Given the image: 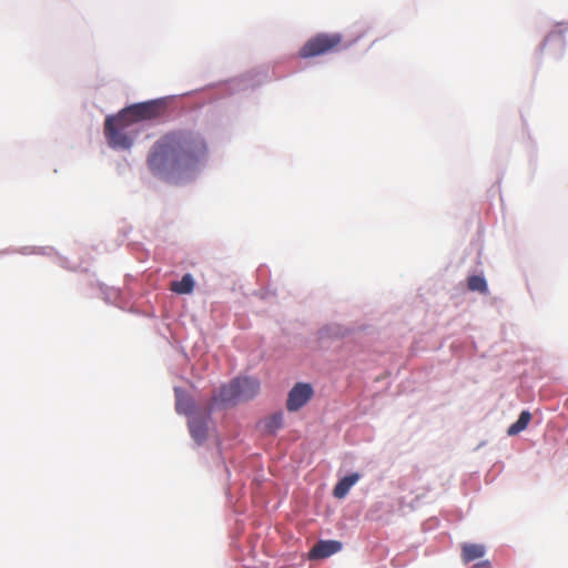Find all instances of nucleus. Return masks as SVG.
Masks as SVG:
<instances>
[{
    "label": "nucleus",
    "instance_id": "f257e3e1",
    "mask_svg": "<svg viewBox=\"0 0 568 568\" xmlns=\"http://www.w3.org/2000/svg\"><path fill=\"white\" fill-rule=\"evenodd\" d=\"M206 156L207 144L200 133L176 130L153 144L146 162L153 175L170 180L194 170Z\"/></svg>",
    "mask_w": 568,
    "mask_h": 568
},
{
    "label": "nucleus",
    "instance_id": "f03ea898",
    "mask_svg": "<svg viewBox=\"0 0 568 568\" xmlns=\"http://www.w3.org/2000/svg\"><path fill=\"white\" fill-rule=\"evenodd\" d=\"M104 135L108 144L113 149H130L138 135V130L128 116L109 115L104 122Z\"/></svg>",
    "mask_w": 568,
    "mask_h": 568
},
{
    "label": "nucleus",
    "instance_id": "7ed1b4c3",
    "mask_svg": "<svg viewBox=\"0 0 568 568\" xmlns=\"http://www.w3.org/2000/svg\"><path fill=\"white\" fill-rule=\"evenodd\" d=\"M342 43L339 33H318L307 40L300 49L298 55L303 59L314 58L336 51Z\"/></svg>",
    "mask_w": 568,
    "mask_h": 568
},
{
    "label": "nucleus",
    "instance_id": "20e7f679",
    "mask_svg": "<svg viewBox=\"0 0 568 568\" xmlns=\"http://www.w3.org/2000/svg\"><path fill=\"white\" fill-rule=\"evenodd\" d=\"M165 110V103L162 100H151L142 103L132 104L121 110V118L128 116L135 125L145 120H153L162 115Z\"/></svg>",
    "mask_w": 568,
    "mask_h": 568
},
{
    "label": "nucleus",
    "instance_id": "39448f33",
    "mask_svg": "<svg viewBox=\"0 0 568 568\" xmlns=\"http://www.w3.org/2000/svg\"><path fill=\"white\" fill-rule=\"evenodd\" d=\"M313 388L310 384L298 383L288 393L286 408L296 412L303 407L312 397Z\"/></svg>",
    "mask_w": 568,
    "mask_h": 568
},
{
    "label": "nucleus",
    "instance_id": "423d86ee",
    "mask_svg": "<svg viewBox=\"0 0 568 568\" xmlns=\"http://www.w3.org/2000/svg\"><path fill=\"white\" fill-rule=\"evenodd\" d=\"M239 388V381L233 379L229 384L223 385L220 388L217 395L213 396L212 405L222 404V405H234L241 402Z\"/></svg>",
    "mask_w": 568,
    "mask_h": 568
},
{
    "label": "nucleus",
    "instance_id": "0eeeda50",
    "mask_svg": "<svg viewBox=\"0 0 568 568\" xmlns=\"http://www.w3.org/2000/svg\"><path fill=\"white\" fill-rule=\"evenodd\" d=\"M341 549L342 544L337 540H321L311 549L310 558L323 559L338 552Z\"/></svg>",
    "mask_w": 568,
    "mask_h": 568
},
{
    "label": "nucleus",
    "instance_id": "6e6552de",
    "mask_svg": "<svg viewBox=\"0 0 568 568\" xmlns=\"http://www.w3.org/2000/svg\"><path fill=\"white\" fill-rule=\"evenodd\" d=\"M207 420L209 415L206 417L194 415L189 419L190 434L197 444L204 443L207 438Z\"/></svg>",
    "mask_w": 568,
    "mask_h": 568
},
{
    "label": "nucleus",
    "instance_id": "1a4fd4ad",
    "mask_svg": "<svg viewBox=\"0 0 568 568\" xmlns=\"http://www.w3.org/2000/svg\"><path fill=\"white\" fill-rule=\"evenodd\" d=\"M239 388L241 400L253 398L260 390V382L252 377H239Z\"/></svg>",
    "mask_w": 568,
    "mask_h": 568
},
{
    "label": "nucleus",
    "instance_id": "9d476101",
    "mask_svg": "<svg viewBox=\"0 0 568 568\" xmlns=\"http://www.w3.org/2000/svg\"><path fill=\"white\" fill-rule=\"evenodd\" d=\"M358 479H359L358 474H352V475H348V476H345L344 478H342L334 487V490H333L334 497H336L338 499L344 498L348 494L351 487L354 486Z\"/></svg>",
    "mask_w": 568,
    "mask_h": 568
},
{
    "label": "nucleus",
    "instance_id": "9b49d317",
    "mask_svg": "<svg viewBox=\"0 0 568 568\" xmlns=\"http://www.w3.org/2000/svg\"><path fill=\"white\" fill-rule=\"evenodd\" d=\"M485 555V547L478 544H464L462 546V559L465 564L481 558Z\"/></svg>",
    "mask_w": 568,
    "mask_h": 568
},
{
    "label": "nucleus",
    "instance_id": "f8f14e48",
    "mask_svg": "<svg viewBox=\"0 0 568 568\" xmlns=\"http://www.w3.org/2000/svg\"><path fill=\"white\" fill-rule=\"evenodd\" d=\"M176 393V403L175 409L179 414H184L187 416H194V403L191 397L180 393L178 389Z\"/></svg>",
    "mask_w": 568,
    "mask_h": 568
},
{
    "label": "nucleus",
    "instance_id": "ddd939ff",
    "mask_svg": "<svg viewBox=\"0 0 568 568\" xmlns=\"http://www.w3.org/2000/svg\"><path fill=\"white\" fill-rule=\"evenodd\" d=\"M194 288V280L191 274H185L181 281L171 283V290L178 294H190Z\"/></svg>",
    "mask_w": 568,
    "mask_h": 568
},
{
    "label": "nucleus",
    "instance_id": "4468645a",
    "mask_svg": "<svg viewBox=\"0 0 568 568\" xmlns=\"http://www.w3.org/2000/svg\"><path fill=\"white\" fill-rule=\"evenodd\" d=\"M531 419V414L528 410H523L517 419L516 423L510 425V427L507 430V434L509 436H514L523 432L527 428L529 422Z\"/></svg>",
    "mask_w": 568,
    "mask_h": 568
},
{
    "label": "nucleus",
    "instance_id": "2eb2a0df",
    "mask_svg": "<svg viewBox=\"0 0 568 568\" xmlns=\"http://www.w3.org/2000/svg\"><path fill=\"white\" fill-rule=\"evenodd\" d=\"M283 426V414L275 413L263 420V430L267 434H274Z\"/></svg>",
    "mask_w": 568,
    "mask_h": 568
},
{
    "label": "nucleus",
    "instance_id": "dca6fc26",
    "mask_svg": "<svg viewBox=\"0 0 568 568\" xmlns=\"http://www.w3.org/2000/svg\"><path fill=\"white\" fill-rule=\"evenodd\" d=\"M467 286L469 291L487 293L488 287L486 280L480 275H471L467 278Z\"/></svg>",
    "mask_w": 568,
    "mask_h": 568
},
{
    "label": "nucleus",
    "instance_id": "f3484780",
    "mask_svg": "<svg viewBox=\"0 0 568 568\" xmlns=\"http://www.w3.org/2000/svg\"><path fill=\"white\" fill-rule=\"evenodd\" d=\"M552 34H549L547 38H546V42L549 41L551 39Z\"/></svg>",
    "mask_w": 568,
    "mask_h": 568
}]
</instances>
